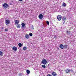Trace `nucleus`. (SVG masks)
<instances>
[{
	"mask_svg": "<svg viewBox=\"0 0 76 76\" xmlns=\"http://www.w3.org/2000/svg\"><path fill=\"white\" fill-rule=\"evenodd\" d=\"M47 76H52V75L50 74H48Z\"/></svg>",
	"mask_w": 76,
	"mask_h": 76,
	"instance_id": "cd10ccee",
	"label": "nucleus"
},
{
	"mask_svg": "<svg viewBox=\"0 0 76 76\" xmlns=\"http://www.w3.org/2000/svg\"><path fill=\"white\" fill-rule=\"evenodd\" d=\"M15 24H17V25H18V24H19V21L18 20H15Z\"/></svg>",
	"mask_w": 76,
	"mask_h": 76,
	"instance_id": "6e6552de",
	"label": "nucleus"
},
{
	"mask_svg": "<svg viewBox=\"0 0 76 76\" xmlns=\"http://www.w3.org/2000/svg\"><path fill=\"white\" fill-rule=\"evenodd\" d=\"M51 74H52L53 76H56L57 75L56 73V72H52L51 73Z\"/></svg>",
	"mask_w": 76,
	"mask_h": 76,
	"instance_id": "39448f33",
	"label": "nucleus"
},
{
	"mask_svg": "<svg viewBox=\"0 0 76 76\" xmlns=\"http://www.w3.org/2000/svg\"><path fill=\"white\" fill-rule=\"evenodd\" d=\"M39 18L40 19H42L43 18V15L40 14L39 15Z\"/></svg>",
	"mask_w": 76,
	"mask_h": 76,
	"instance_id": "20e7f679",
	"label": "nucleus"
},
{
	"mask_svg": "<svg viewBox=\"0 0 76 76\" xmlns=\"http://www.w3.org/2000/svg\"><path fill=\"white\" fill-rule=\"evenodd\" d=\"M12 49L13 50H14V51H17V50H18V48H17L15 47H13Z\"/></svg>",
	"mask_w": 76,
	"mask_h": 76,
	"instance_id": "0eeeda50",
	"label": "nucleus"
},
{
	"mask_svg": "<svg viewBox=\"0 0 76 76\" xmlns=\"http://www.w3.org/2000/svg\"><path fill=\"white\" fill-rule=\"evenodd\" d=\"M6 24H9L10 23V20H7L5 21Z\"/></svg>",
	"mask_w": 76,
	"mask_h": 76,
	"instance_id": "423d86ee",
	"label": "nucleus"
},
{
	"mask_svg": "<svg viewBox=\"0 0 76 76\" xmlns=\"http://www.w3.org/2000/svg\"><path fill=\"white\" fill-rule=\"evenodd\" d=\"M62 18V16L60 15H58L57 16V19H58V20L59 21H60L61 19Z\"/></svg>",
	"mask_w": 76,
	"mask_h": 76,
	"instance_id": "f03ea898",
	"label": "nucleus"
},
{
	"mask_svg": "<svg viewBox=\"0 0 76 76\" xmlns=\"http://www.w3.org/2000/svg\"><path fill=\"white\" fill-rule=\"evenodd\" d=\"M42 66L43 68H45V67H46V66L44 65H42Z\"/></svg>",
	"mask_w": 76,
	"mask_h": 76,
	"instance_id": "6ab92c4d",
	"label": "nucleus"
},
{
	"mask_svg": "<svg viewBox=\"0 0 76 76\" xmlns=\"http://www.w3.org/2000/svg\"><path fill=\"white\" fill-rule=\"evenodd\" d=\"M26 47H24L23 48V50H24V51L26 50Z\"/></svg>",
	"mask_w": 76,
	"mask_h": 76,
	"instance_id": "f3484780",
	"label": "nucleus"
},
{
	"mask_svg": "<svg viewBox=\"0 0 76 76\" xmlns=\"http://www.w3.org/2000/svg\"><path fill=\"white\" fill-rule=\"evenodd\" d=\"M64 23H65V21H64V22H63V24H64Z\"/></svg>",
	"mask_w": 76,
	"mask_h": 76,
	"instance_id": "c85d7f7f",
	"label": "nucleus"
},
{
	"mask_svg": "<svg viewBox=\"0 0 76 76\" xmlns=\"http://www.w3.org/2000/svg\"><path fill=\"white\" fill-rule=\"evenodd\" d=\"M66 17H62L63 20H66Z\"/></svg>",
	"mask_w": 76,
	"mask_h": 76,
	"instance_id": "f8f14e48",
	"label": "nucleus"
},
{
	"mask_svg": "<svg viewBox=\"0 0 76 76\" xmlns=\"http://www.w3.org/2000/svg\"><path fill=\"white\" fill-rule=\"evenodd\" d=\"M70 72V70L69 69H67L66 70V73H69V72Z\"/></svg>",
	"mask_w": 76,
	"mask_h": 76,
	"instance_id": "1a4fd4ad",
	"label": "nucleus"
},
{
	"mask_svg": "<svg viewBox=\"0 0 76 76\" xmlns=\"http://www.w3.org/2000/svg\"><path fill=\"white\" fill-rule=\"evenodd\" d=\"M26 38L27 39H28V38H29V35L28 34H26Z\"/></svg>",
	"mask_w": 76,
	"mask_h": 76,
	"instance_id": "4468645a",
	"label": "nucleus"
},
{
	"mask_svg": "<svg viewBox=\"0 0 76 76\" xmlns=\"http://www.w3.org/2000/svg\"><path fill=\"white\" fill-rule=\"evenodd\" d=\"M31 28L32 29H34V26H33V25H31Z\"/></svg>",
	"mask_w": 76,
	"mask_h": 76,
	"instance_id": "412c9836",
	"label": "nucleus"
},
{
	"mask_svg": "<svg viewBox=\"0 0 76 76\" xmlns=\"http://www.w3.org/2000/svg\"><path fill=\"white\" fill-rule=\"evenodd\" d=\"M5 31H8V29H7V28L5 29Z\"/></svg>",
	"mask_w": 76,
	"mask_h": 76,
	"instance_id": "a878e982",
	"label": "nucleus"
},
{
	"mask_svg": "<svg viewBox=\"0 0 76 76\" xmlns=\"http://www.w3.org/2000/svg\"><path fill=\"white\" fill-rule=\"evenodd\" d=\"M3 6L4 9H7V7L8 6V5L7 4L5 3L3 4Z\"/></svg>",
	"mask_w": 76,
	"mask_h": 76,
	"instance_id": "7ed1b4c3",
	"label": "nucleus"
},
{
	"mask_svg": "<svg viewBox=\"0 0 76 76\" xmlns=\"http://www.w3.org/2000/svg\"><path fill=\"white\" fill-rule=\"evenodd\" d=\"M17 27L18 28H20V24H18L16 25Z\"/></svg>",
	"mask_w": 76,
	"mask_h": 76,
	"instance_id": "9b49d317",
	"label": "nucleus"
},
{
	"mask_svg": "<svg viewBox=\"0 0 76 76\" xmlns=\"http://www.w3.org/2000/svg\"><path fill=\"white\" fill-rule=\"evenodd\" d=\"M71 72H73V71L72 70H71Z\"/></svg>",
	"mask_w": 76,
	"mask_h": 76,
	"instance_id": "c756f323",
	"label": "nucleus"
},
{
	"mask_svg": "<svg viewBox=\"0 0 76 76\" xmlns=\"http://www.w3.org/2000/svg\"><path fill=\"white\" fill-rule=\"evenodd\" d=\"M21 25H22V27H24V26H25V23H22L21 24Z\"/></svg>",
	"mask_w": 76,
	"mask_h": 76,
	"instance_id": "dca6fc26",
	"label": "nucleus"
},
{
	"mask_svg": "<svg viewBox=\"0 0 76 76\" xmlns=\"http://www.w3.org/2000/svg\"><path fill=\"white\" fill-rule=\"evenodd\" d=\"M60 47L61 48V49H63L64 46H63V45L61 44L60 45Z\"/></svg>",
	"mask_w": 76,
	"mask_h": 76,
	"instance_id": "9d476101",
	"label": "nucleus"
},
{
	"mask_svg": "<svg viewBox=\"0 0 76 76\" xmlns=\"http://www.w3.org/2000/svg\"><path fill=\"white\" fill-rule=\"evenodd\" d=\"M66 4L64 2L63 3V4L62 5V6L64 7H66Z\"/></svg>",
	"mask_w": 76,
	"mask_h": 76,
	"instance_id": "2eb2a0df",
	"label": "nucleus"
},
{
	"mask_svg": "<svg viewBox=\"0 0 76 76\" xmlns=\"http://www.w3.org/2000/svg\"><path fill=\"white\" fill-rule=\"evenodd\" d=\"M66 33H67V34H70V31H66Z\"/></svg>",
	"mask_w": 76,
	"mask_h": 76,
	"instance_id": "393cba45",
	"label": "nucleus"
},
{
	"mask_svg": "<svg viewBox=\"0 0 76 76\" xmlns=\"http://www.w3.org/2000/svg\"><path fill=\"white\" fill-rule=\"evenodd\" d=\"M68 46V45H65L64 46V47L65 48H67V47Z\"/></svg>",
	"mask_w": 76,
	"mask_h": 76,
	"instance_id": "4be33fe9",
	"label": "nucleus"
},
{
	"mask_svg": "<svg viewBox=\"0 0 76 76\" xmlns=\"http://www.w3.org/2000/svg\"><path fill=\"white\" fill-rule=\"evenodd\" d=\"M42 63L43 64H44L45 65V64H46L47 63V60L45 59H43L42 61Z\"/></svg>",
	"mask_w": 76,
	"mask_h": 76,
	"instance_id": "f257e3e1",
	"label": "nucleus"
},
{
	"mask_svg": "<svg viewBox=\"0 0 76 76\" xmlns=\"http://www.w3.org/2000/svg\"><path fill=\"white\" fill-rule=\"evenodd\" d=\"M29 35L31 37H32V33H30L29 34Z\"/></svg>",
	"mask_w": 76,
	"mask_h": 76,
	"instance_id": "b1692460",
	"label": "nucleus"
},
{
	"mask_svg": "<svg viewBox=\"0 0 76 76\" xmlns=\"http://www.w3.org/2000/svg\"><path fill=\"white\" fill-rule=\"evenodd\" d=\"M19 1H22L23 0H19Z\"/></svg>",
	"mask_w": 76,
	"mask_h": 76,
	"instance_id": "7c9ffc66",
	"label": "nucleus"
},
{
	"mask_svg": "<svg viewBox=\"0 0 76 76\" xmlns=\"http://www.w3.org/2000/svg\"><path fill=\"white\" fill-rule=\"evenodd\" d=\"M18 45L20 47H22V44L20 43L18 44Z\"/></svg>",
	"mask_w": 76,
	"mask_h": 76,
	"instance_id": "a211bd4d",
	"label": "nucleus"
},
{
	"mask_svg": "<svg viewBox=\"0 0 76 76\" xmlns=\"http://www.w3.org/2000/svg\"><path fill=\"white\" fill-rule=\"evenodd\" d=\"M26 72L27 74H29V73H30V71H29V70H26Z\"/></svg>",
	"mask_w": 76,
	"mask_h": 76,
	"instance_id": "ddd939ff",
	"label": "nucleus"
},
{
	"mask_svg": "<svg viewBox=\"0 0 76 76\" xmlns=\"http://www.w3.org/2000/svg\"><path fill=\"white\" fill-rule=\"evenodd\" d=\"M3 55V52L0 51V56H2Z\"/></svg>",
	"mask_w": 76,
	"mask_h": 76,
	"instance_id": "aec40b11",
	"label": "nucleus"
},
{
	"mask_svg": "<svg viewBox=\"0 0 76 76\" xmlns=\"http://www.w3.org/2000/svg\"><path fill=\"white\" fill-rule=\"evenodd\" d=\"M46 23H47L48 25H49V21H46Z\"/></svg>",
	"mask_w": 76,
	"mask_h": 76,
	"instance_id": "5701e85b",
	"label": "nucleus"
},
{
	"mask_svg": "<svg viewBox=\"0 0 76 76\" xmlns=\"http://www.w3.org/2000/svg\"><path fill=\"white\" fill-rule=\"evenodd\" d=\"M54 38H57V36H55L54 37Z\"/></svg>",
	"mask_w": 76,
	"mask_h": 76,
	"instance_id": "bb28decb",
	"label": "nucleus"
}]
</instances>
